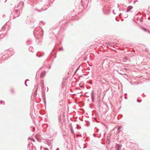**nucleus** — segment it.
I'll use <instances>...</instances> for the list:
<instances>
[{
	"label": "nucleus",
	"instance_id": "1",
	"mask_svg": "<svg viewBox=\"0 0 150 150\" xmlns=\"http://www.w3.org/2000/svg\"><path fill=\"white\" fill-rule=\"evenodd\" d=\"M24 5L23 3L22 2H21L18 4L17 6V8L19 9H21L23 7Z\"/></svg>",
	"mask_w": 150,
	"mask_h": 150
},
{
	"label": "nucleus",
	"instance_id": "2",
	"mask_svg": "<svg viewBox=\"0 0 150 150\" xmlns=\"http://www.w3.org/2000/svg\"><path fill=\"white\" fill-rule=\"evenodd\" d=\"M121 146L118 144H116L115 146V149L116 150H120L121 149Z\"/></svg>",
	"mask_w": 150,
	"mask_h": 150
},
{
	"label": "nucleus",
	"instance_id": "3",
	"mask_svg": "<svg viewBox=\"0 0 150 150\" xmlns=\"http://www.w3.org/2000/svg\"><path fill=\"white\" fill-rule=\"evenodd\" d=\"M133 8V6H129L127 8V9L126 11L125 12V13H127L130 10L132 9Z\"/></svg>",
	"mask_w": 150,
	"mask_h": 150
},
{
	"label": "nucleus",
	"instance_id": "4",
	"mask_svg": "<svg viewBox=\"0 0 150 150\" xmlns=\"http://www.w3.org/2000/svg\"><path fill=\"white\" fill-rule=\"evenodd\" d=\"M91 96L92 100V101L93 102L94 101V91L93 90L92 91L91 93Z\"/></svg>",
	"mask_w": 150,
	"mask_h": 150
},
{
	"label": "nucleus",
	"instance_id": "5",
	"mask_svg": "<svg viewBox=\"0 0 150 150\" xmlns=\"http://www.w3.org/2000/svg\"><path fill=\"white\" fill-rule=\"evenodd\" d=\"M28 50L32 52H33L34 50L33 47L32 46L30 47L29 48Z\"/></svg>",
	"mask_w": 150,
	"mask_h": 150
},
{
	"label": "nucleus",
	"instance_id": "6",
	"mask_svg": "<svg viewBox=\"0 0 150 150\" xmlns=\"http://www.w3.org/2000/svg\"><path fill=\"white\" fill-rule=\"evenodd\" d=\"M38 86L37 85L36 86H35V91L34 92V94L36 95L37 94V90H38Z\"/></svg>",
	"mask_w": 150,
	"mask_h": 150
},
{
	"label": "nucleus",
	"instance_id": "7",
	"mask_svg": "<svg viewBox=\"0 0 150 150\" xmlns=\"http://www.w3.org/2000/svg\"><path fill=\"white\" fill-rule=\"evenodd\" d=\"M45 73L44 72L41 73L40 76L41 78H42L45 75Z\"/></svg>",
	"mask_w": 150,
	"mask_h": 150
},
{
	"label": "nucleus",
	"instance_id": "8",
	"mask_svg": "<svg viewBox=\"0 0 150 150\" xmlns=\"http://www.w3.org/2000/svg\"><path fill=\"white\" fill-rule=\"evenodd\" d=\"M70 131H71V133L72 134H74V131L73 128V127H70Z\"/></svg>",
	"mask_w": 150,
	"mask_h": 150
},
{
	"label": "nucleus",
	"instance_id": "9",
	"mask_svg": "<svg viewBox=\"0 0 150 150\" xmlns=\"http://www.w3.org/2000/svg\"><path fill=\"white\" fill-rule=\"evenodd\" d=\"M145 51H146V52H148V54H150V52H149V49L148 48H146L145 49Z\"/></svg>",
	"mask_w": 150,
	"mask_h": 150
},
{
	"label": "nucleus",
	"instance_id": "10",
	"mask_svg": "<svg viewBox=\"0 0 150 150\" xmlns=\"http://www.w3.org/2000/svg\"><path fill=\"white\" fill-rule=\"evenodd\" d=\"M30 129L31 130V131L33 132L35 131V129L34 127H30Z\"/></svg>",
	"mask_w": 150,
	"mask_h": 150
},
{
	"label": "nucleus",
	"instance_id": "11",
	"mask_svg": "<svg viewBox=\"0 0 150 150\" xmlns=\"http://www.w3.org/2000/svg\"><path fill=\"white\" fill-rule=\"evenodd\" d=\"M31 42L30 40H28L26 41V43L27 44H28V45H29L31 44Z\"/></svg>",
	"mask_w": 150,
	"mask_h": 150
},
{
	"label": "nucleus",
	"instance_id": "12",
	"mask_svg": "<svg viewBox=\"0 0 150 150\" xmlns=\"http://www.w3.org/2000/svg\"><path fill=\"white\" fill-rule=\"evenodd\" d=\"M142 29L144 30V31H148V30L147 29H146L145 28H144V27H142Z\"/></svg>",
	"mask_w": 150,
	"mask_h": 150
},
{
	"label": "nucleus",
	"instance_id": "13",
	"mask_svg": "<svg viewBox=\"0 0 150 150\" xmlns=\"http://www.w3.org/2000/svg\"><path fill=\"white\" fill-rule=\"evenodd\" d=\"M125 14L124 15V17L125 18H127V17L128 15L126 13H125Z\"/></svg>",
	"mask_w": 150,
	"mask_h": 150
},
{
	"label": "nucleus",
	"instance_id": "14",
	"mask_svg": "<svg viewBox=\"0 0 150 150\" xmlns=\"http://www.w3.org/2000/svg\"><path fill=\"white\" fill-rule=\"evenodd\" d=\"M0 103L1 104H5L4 102L2 100H1Z\"/></svg>",
	"mask_w": 150,
	"mask_h": 150
},
{
	"label": "nucleus",
	"instance_id": "15",
	"mask_svg": "<svg viewBox=\"0 0 150 150\" xmlns=\"http://www.w3.org/2000/svg\"><path fill=\"white\" fill-rule=\"evenodd\" d=\"M11 91L13 93H14L15 92L14 90L12 89H11Z\"/></svg>",
	"mask_w": 150,
	"mask_h": 150
},
{
	"label": "nucleus",
	"instance_id": "16",
	"mask_svg": "<svg viewBox=\"0 0 150 150\" xmlns=\"http://www.w3.org/2000/svg\"><path fill=\"white\" fill-rule=\"evenodd\" d=\"M67 79V78L66 77H64L63 78V80H66Z\"/></svg>",
	"mask_w": 150,
	"mask_h": 150
},
{
	"label": "nucleus",
	"instance_id": "17",
	"mask_svg": "<svg viewBox=\"0 0 150 150\" xmlns=\"http://www.w3.org/2000/svg\"><path fill=\"white\" fill-rule=\"evenodd\" d=\"M122 126H120L118 128V129H122Z\"/></svg>",
	"mask_w": 150,
	"mask_h": 150
},
{
	"label": "nucleus",
	"instance_id": "18",
	"mask_svg": "<svg viewBox=\"0 0 150 150\" xmlns=\"http://www.w3.org/2000/svg\"><path fill=\"white\" fill-rule=\"evenodd\" d=\"M60 50H64V49L62 47H60L59 50V51H60Z\"/></svg>",
	"mask_w": 150,
	"mask_h": 150
},
{
	"label": "nucleus",
	"instance_id": "19",
	"mask_svg": "<svg viewBox=\"0 0 150 150\" xmlns=\"http://www.w3.org/2000/svg\"><path fill=\"white\" fill-rule=\"evenodd\" d=\"M25 85L26 86H28V85H27V84H26V81H25Z\"/></svg>",
	"mask_w": 150,
	"mask_h": 150
},
{
	"label": "nucleus",
	"instance_id": "20",
	"mask_svg": "<svg viewBox=\"0 0 150 150\" xmlns=\"http://www.w3.org/2000/svg\"><path fill=\"white\" fill-rule=\"evenodd\" d=\"M120 129H118L117 133H119L120 132Z\"/></svg>",
	"mask_w": 150,
	"mask_h": 150
},
{
	"label": "nucleus",
	"instance_id": "21",
	"mask_svg": "<svg viewBox=\"0 0 150 150\" xmlns=\"http://www.w3.org/2000/svg\"><path fill=\"white\" fill-rule=\"evenodd\" d=\"M125 59L127 60H128V58L127 57H125Z\"/></svg>",
	"mask_w": 150,
	"mask_h": 150
},
{
	"label": "nucleus",
	"instance_id": "22",
	"mask_svg": "<svg viewBox=\"0 0 150 150\" xmlns=\"http://www.w3.org/2000/svg\"><path fill=\"white\" fill-rule=\"evenodd\" d=\"M93 136L94 137H96V134H93Z\"/></svg>",
	"mask_w": 150,
	"mask_h": 150
},
{
	"label": "nucleus",
	"instance_id": "23",
	"mask_svg": "<svg viewBox=\"0 0 150 150\" xmlns=\"http://www.w3.org/2000/svg\"><path fill=\"white\" fill-rule=\"evenodd\" d=\"M48 145L49 146H50L51 145V143H48Z\"/></svg>",
	"mask_w": 150,
	"mask_h": 150
},
{
	"label": "nucleus",
	"instance_id": "24",
	"mask_svg": "<svg viewBox=\"0 0 150 150\" xmlns=\"http://www.w3.org/2000/svg\"><path fill=\"white\" fill-rule=\"evenodd\" d=\"M137 101L138 102H141L140 101H139V100L138 99V100H137Z\"/></svg>",
	"mask_w": 150,
	"mask_h": 150
},
{
	"label": "nucleus",
	"instance_id": "25",
	"mask_svg": "<svg viewBox=\"0 0 150 150\" xmlns=\"http://www.w3.org/2000/svg\"><path fill=\"white\" fill-rule=\"evenodd\" d=\"M36 10H37L38 11H39V12H40L41 11H39L37 9H36ZM43 10H42V11H43Z\"/></svg>",
	"mask_w": 150,
	"mask_h": 150
},
{
	"label": "nucleus",
	"instance_id": "26",
	"mask_svg": "<svg viewBox=\"0 0 150 150\" xmlns=\"http://www.w3.org/2000/svg\"><path fill=\"white\" fill-rule=\"evenodd\" d=\"M29 81V80H28V79H27V80H25V81H26H26Z\"/></svg>",
	"mask_w": 150,
	"mask_h": 150
},
{
	"label": "nucleus",
	"instance_id": "27",
	"mask_svg": "<svg viewBox=\"0 0 150 150\" xmlns=\"http://www.w3.org/2000/svg\"><path fill=\"white\" fill-rule=\"evenodd\" d=\"M36 56H37V57H40V56H38V55L37 54H36Z\"/></svg>",
	"mask_w": 150,
	"mask_h": 150
},
{
	"label": "nucleus",
	"instance_id": "28",
	"mask_svg": "<svg viewBox=\"0 0 150 150\" xmlns=\"http://www.w3.org/2000/svg\"><path fill=\"white\" fill-rule=\"evenodd\" d=\"M32 140L33 141H35V140H34L33 139V138H32Z\"/></svg>",
	"mask_w": 150,
	"mask_h": 150
},
{
	"label": "nucleus",
	"instance_id": "29",
	"mask_svg": "<svg viewBox=\"0 0 150 150\" xmlns=\"http://www.w3.org/2000/svg\"><path fill=\"white\" fill-rule=\"evenodd\" d=\"M114 10H113V13L114 14H115V13H114Z\"/></svg>",
	"mask_w": 150,
	"mask_h": 150
},
{
	"label": "nucleus",
	"instance_id": "30",
	"mask_svg": "<svg viewBox=\"0 0 150 150\" xmlns=\"http://www.w3.org/2000/svg\"><path fill=\"white\" fill-rule=\"evenodd\" d=\"M89 83L90 84H92V83H91V82H89Z\"/></svg>",
	"mask_w": 150,
	"mask_h": 150
},
{
	"label": "nucleus",
	"instance_id": "31",
	"mask_svg": "<svg viewBox=\"0 0 150 150\" xmlns=\"http://www.w3.org/2000/svg\"><path fill=\"white\" fill-rule=\"evenodd\" d=\"M125 99H127V97H125Z\"/></svg>",
	"mask_w": 150,
	"mask_h": 150
},
{
	"label": "nucleus",
	"instance_id": "32",
	"mask_svg": "<svg viewBox=\"0 0 150 150\" xmlns=\"http://www.w3.org/2000/svg\"><path fill=\"white\" fill-rule=\"evenodd\" d=\"M121 13H120V14H119V16H120V15H121Z\"/></svg>",
	"mask_w": 150,
	"mask_h": 150
},
{
	"label": "nucleus",
	"instance_id": "33",
	"mask_svg": "<svg viewBox=\"0 0 150 150\" xmlns=\"http://www.w3.org/2000/svg\"><path fill=\"white\" fill-rule=\"evenodd\" d=\"M50 54V55H52V53H51Z\"/></svg>",
	"mask_w": 150,
	"mask_h": 150
},
{
	"label": "nucleus",
	"instance_id": "34",
	"mask_svg": "<svg viewBox=\"0 0 150 150\" xmlns=\"http://www.w3.org/2000/svg\"><path fill=\"white\" fill-rule=\"evenodd\" d=\"M127 93H125V95H127Z\"/></svg>",
	"mask_w": 150,
	"mask_h": 150
},
{
	"label": "nucleus",
	"instance_id": "35",
	"mask_svg": "<svg viewBox=\"0 0 150 150\" xmlns=\"http://www.w3.org/2000/svg\"><path fill=\"white\" fill-rule=\"evenodd\" d=\"M42 33H43V30L42 31Z\"/></svg>",
	"mask_w": 150,
	"mask_h": 150
},
{
	"label": "nucleus",
	"instance_id": "36",
	"mask_svg": "<svg viewBox=\"0 0 150 150\" xmlns=\"http://www.w3.org/2000/svg\"><path fill=\"white\" fill-rule=\"evenodd\" d=\"M45 150H48V149H45Z\"/></svg>",
	"mask_w": 150,
	"mask_h": 150
},
{
	"label": "nucleus",
	"instance_id": "37",
	"mask_svg": "<svg viewBox=\"0 0 150 150\" xmlns=\"http://www.w3.org/2000/svg\"><path fill=\"white\" fill-rule=\"evenodd\" d=\"M44 96V95H43V97Z\"/></svg>",
	"mask_w": 150,
	"mask_h": 150
},
{
	"label": "nucleus",
	"instance_id": "38",
	"mask_svg": "<svg viewBox=\"0 0 150 150\" xmlns=\"http://www.w3.org/2000/svg\"><path fill=\"white\" fill-rule=\"evenodd\" d=\"M6 1H7V0H6V1H5V2H6Z\"/></svg>",
	"mask_w": 150,
	"mask_h": 150
},
{
	"label": "nucleus",
	"instance_id": "39",
	"mask_svg": "<svg viewBox=\"0 0 150 150\" xmlns=\"http://www.w3.org/2000/svg\"><path fill=\"white\" fill-rule=\"evenodd\" d=\"M119 9L120 11V8H119Z\"/></svg>",
	"mask_w": 150,
	"mask_h": 150
},
{
	"label": "nucleus",
	"instance_id": "40",
	"mask_svg": "<svg viewBox=\"0 0 150 150\" xmlns=\"http://www.w3.org/2000/svg\"><path fill=\"white\" fill-rule=\"evenodd\" d=\"M125 70H127L126 69V68H125Z\"/></svg>",
	"mask_w": 150,
	"mask_h": 150
},
{
	"label": "nucleus",
	"instance_id": "41",
	"mask_svg": "<svg viewBox=\"0 0 150 150\" xmlns=\"http://www.w3.org/2000/svg\"><path fill=\"white\" fill-rule=\"evenodd\" d=\"M85 148V147H84L83 148Z\"/></svg>",
	"mask_w": 150,
	"mask_h": 150
}]
</instances>
